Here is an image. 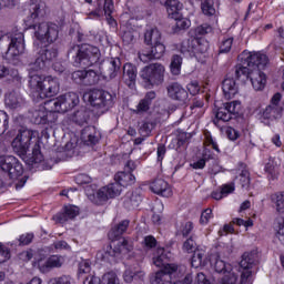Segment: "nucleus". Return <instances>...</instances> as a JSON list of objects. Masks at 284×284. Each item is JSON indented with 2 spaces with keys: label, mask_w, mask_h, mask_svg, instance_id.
<instances>
[{
  "label": "nucleus",
  "mask_w": 284,
  "mask_h": 284,
  "mask_svg": "<svg viewBox=\"0 0 284 284\" xmlns=\"http://www.w3.org/2000/svg\"><path fill=\"white\" fill-rule=\"evenodd\" d=\"M101 139V133L95 126L89 125L81 131V141L84 145H97Z\"/></svg>",
  "instance_id": "20"
},
{
  "label": "nucleus",
  "mask_w": 284,
  "mask_h": 284,
  "mask_svg": "<svg viewBox=\"0 0 284 284\" xmlns=\"http://www.w3.org/2000/svg\"><path fill=\"white\" fill-rule=\"evenodd\" d=\"M119 72H121V59L119 58H110L100 63V74L106 79H115Z\"/></svg>",
  "instance_id": "17"
},
{
  "label": "nucleus",
  "mask_w": 284,
  "mask_h": 284,
  "mask_svg": "<svg viewBox=\"0 0 284 284\" xmlns=\"http://www.w3.org/2000/svg\"><path fill=\"white\" fill-rule=\"evenodd\" d=\"M240 183L243 190H250V171L245 169V164L240 163Z\"/></svg>",
  "instance_id": "39"
},
{
  "label": "nucleus",
  "mask_w": 284,
  "mask_h": 284,
  "mask_svg": "<svg viewBox=\"0 0 284 284\" xmlns=\"http://www.w3.org/2000/svg\"><path fill=\"white\" fill-rule=\"evenodd\" d=\"M68 59L75 68H92L101 61V50L92 44H72L68 52Z\"/></svg>",
  "instance_id": "3"
},
{
  "label": "nucleus",
  "mask_w": 284,
  "mask_h": 284,
  "mask_svg": "<svg viewBox=\"0 0 284 284\" xmlns=\"http://www.w3.org/2000/svg\"><path fill=\"white\" fill-rule=\"evenodd\" d=\"M8 128H10V115L4 111H0V136L8 132Z\"/></svg>",
  "instance_id": "46"
},
{
  "label": "nucleus",
  "mask_w": 284,
  "mask_h": 284,
  "mask_svg": "<svg viewBox=\"0 0 284 284\" xmlns=\"http://www.w3.org/2000/svg\"><path fill=\"white\" fill-rule=\"evenodd\" d=\"M276 239L284 243V220H282V222L278 223Z\"/></svg>",
  "instance_id": "64"
},
{
  "label": "nucleus",
  "mask_w": 284,
  "mask_h": 284,
  "mask_svg": "<svg viewBox=\"0 0 284 284\" xmlns=\"http://www.w3.org/2000/svg\"><path fill=\"white\" fill-rule=\"evenodd\" d=\"M141 201H143L141 190H135L125 194L123 205L126 210H136L141 205Z\"/></svg>",
  "instance_id": "25"
},
{
  "label": "nucleus",
  "mask_w": 284,
  "mask_h": 284,
  "mask_svg": "<svg viewBox=\"0 0 284 284\" xmlns=\"http://www.w3.org/2000/svg\"><path fill=\"white\" fill-rule=\"evenodd\" d=\"M48 258H49V264L51 266V270H54L57 267H62L63 257H61L60 255H51Z\"/></svg>",
  "instance_id": "57"
},
{
  "label": "nucleus",
  "mask_w": 284,
  "mask_h": 284,
  "mask_svg": "<svg viewBox=\"0 0 284 284\" xmlns=\"http://www.w3.org/2000/svg\"><path fill=\"white\" fill-rule=\"evenodd\" d=\"M21 175H12L10 173H3L0 175V187H10L12 186V183H14V180L19 179Z\"/></svg>",
  "instance_id": "44"
},
{
  "label": "nucleus",
  "mask_w": 284,
  "mask_h": 284,
  "mask_svg": "<svg viewBox=\"0 0 284 284\" xmlns=\"http://www.w3.org/2000/svg\"><path fill=\"white\" fill-rule=\"evenodd\" d=\"M283 116V108H276L267 105L262 113L261 121L264 125H270V121H276L282 119Z\"/></svg>",
  "instance_id": "23"
},
{
  "label": "nucleus",
  "mask_w": 284,
  "mask_h": 284,
  "mask_svg": "<svg viewBox=\"0 0 284 284\" xmlns=\"http://www.w3.org/2000/svg\"><path fill=\"white\" fill-rule=\"evenodd\" d=\"M258 261V254L255 251L246 252L242 255L240 267L242 268L240 284H252V268Z\"/></svg>",
  "instance_id": "12"
},
{
  "label": "nucleus",
  "mask_w": 284,
  "mask_h": 284,
  "mask_svg": "<svg viewBox=\"0 0 284 284\" xmlns=\"http://www.w3.org/2000/svg\"><path fill=\"white\" fill-rule=\"evenodd\" d=\"M176 30H187L190 28V20L182 18L181 13L178 19H174Z\"/></svg>",
  "instance_id": "59"
},
{
  "label": "nucleus",
  "mask_w": 284,
  "mask_h": 284,
  "mask_svg": "<svg viewBox=\"0 0 284 284\" xmlns=\"http://www.w3.org/2000/svg\"><path fill=\"white\" fill-rule=\"evenodd\" d=\"M161 41H163V36L159 29L153 28L145 31L144 43H146V45H154L156 43H161Z\"/></svg>",
  "instance_id": "33"
},
{
  "label": "nucleus",
  "mask_w": 284,
  "mask_h": 284,
  "mask_svg": "<svg viewBox=\"0 0 284 284\" xmlns=\"http://www.w3.org/2000/svg\"><path fill=\"white\" fill-rule=\"evenodd\" d=\"M139 59L142 63H150V61L159 60L165 54V44L163 40L155 44H151V50L142 49L139 51Z\"/></svg>",
  "instance_id": "15"
},
{
  "label": "nucleus",
  "mask_w": 284,
  "mask_h": 284,
  "mask_svg": "<svg viewBox=\"0 0 284 284\" xmlns=\"http://www.w3.org/2000/svg\"><path fill=\"white\" fill-rule=\"evenodd\" d=\"M4 103L7 108H10V110H19L21 105H23V98H21V94L18 92H9L6 95Z\"/></svg>",
  "instance_id": "31"
},
{
  "label": "nucleus",
  "mask_w": 284,
  "mask_h": 284,
  "mask_svg": "<svg viewBox=\"0 0 284 284\" xmlns=\"http://www.w3.org/2000/svg\"><path fill=\"white\" fill-rule=\"evenodd\" d=\"M77 216H79V209L74 205H69L64 207L63 213H58L53 219L57 223H67V221H72Z\"/></svg>",
  "instance_id": "28"
},
{
  "label": "nucleus",
  "mask_w": 284,
  "mask_h": 284,
  "mask_svg": "<svg viewBox=\"0 0 284 284\" xmlns=\"http://www.w3.org/2000/svg\"><path fill=\"white\" fill-rule=\"evenodd\" d=\"M52 112L48 109V106H39L38 109L31 110L29 112V119L31 123H34L36 125H45L48 123H52Z\"/></svg>",
  "instance_id": "18"
},
{
  "label": "nucleus",
  "mask_w": 284,
  "mask_h": 284,
  "mask_svg": "<svg viewBox=\"0 0 284 284\" xmlns=\"http://www.w3.org/2000/svg\"><path fill=\"white\" fill-rule=\"evenodd\" d=\"M180 51L184 57H196V38L183 40Z\"/></svg>",
  "instance_id": "32"
},
{
  "label": "nucleus",
  "mask_w": 284,
  "mask_h": 284,
  "mask_svg": "<svg viewBox=\"0 0 284 284\" xmlns=\"http://www.w3.org/2000/svg\"><path fill=\"white\" fill-rule=\"evenodd\" d=\"M232 43H234L233 38L224 39L220 45V54H227L232 50Z\"/></svg>",
  "instance_id": "54"
},
{
  "label": "nucleus",
  "mask_w": 284,
  "mask_h": 284,
  "mask_svg": "<svg viewBox=\"0 0 284 284\" xmlns=\"http://www.w3.org/2000/svg\"><path fill=\"white\" fill-rule=\"evenodd\" d=\"M71 79H72V81H74V83H78L79 85H84V83H85V70L74 71L71 74Z\"/></svg>",
  "instance_id": "51"
},
{
  "label": "nucleus",
  "mask_w": 284,
  "mask_h": 284,
  "mask_svg": "<svg viewBox=\"0 0 284 284\" xmlns=\"http://www.w3.org/2000/svg\"><path fill=\"white\" fill-rule=\"evenodd\" d=\"M210 50V42L203 38H196L195 54H205Z\"/></svg>",
  "instance_id": "45"
},
{
  "label": "nucleus",
  "mask_w": 284,
  "mask_h": 284,
  "mask_svg": "<svg viewBox=\"0 0 284 284\" xmlns=\"http://www.w3.org/2000/svg\"><path fill=\"white\" fill-rule=\"evenodd\" d=\"M34 30V37L38 41H43L47 43H54L59 39V26L52 22H42L32 26Z\"/></svg>",
  "instance_id": "11"
},
{
  "label": "nucleus",
  "mask_w": 284,
  "mask_h": 284,
  "mask_svg": "<svg viewBox=\"0 0 284 284\" xmlns=\"http://www.w3.org/2000/svg\"><path fill=\"white\" fill-rule=\"evenodd\" d=\"M271 202L273 203L277 214H284V192H276L272 194Z\"/></svg>",
  "instance_id": "36"
},
{
  "label": "nucleus",
  "mask_w": 284,
  "mask_h": 284,
  "mask_svg": "<svg viewBox=\"0 0 284 284\" xmlns=\"http://www.w3.org/2000/svg\"><path fill=\"white\" fill-rule=\"evenodd\" d=\"M234 192V183L231 184H224L221 187V191H215L212 193V199H215V201H221L223 196H227V194H232Z\"/></svg>",
  "instance_id": "38"
},
{
  "label": "nucleus",
  "mask_w": 284,
  "mask_h": 284,
  "mask_svg": "<svg viewBox=\"0 0 284 284\" xmlns=\"http://www.w3.org/2000/svg\"><path fill=\"white\" fill-rule=\"evenodd\" d=\"M183 252H187V254H192V252H196V241H194V237H189L184 243L182 247Z\"/></svg>",
  "instance_id": "52"
},
{
  "label": "nucleus",
  "mask_w": 284,
  "mask_h": 284,
  "mask_svg": "<svg viewBox=\"0 0 284 284\" xmlns=\"http://www.w3.org/2000/svg\"><path fill=\"white\" fill-rule=\"evenodd\" d=\"M150 110V104L145 100H140V102L136 105V109L133 110L135 114H143Z\"/></svg>",
  "instance_id": "61"
},
{
  "label": "nucleus",
  "mask_w": 284,
  "mask_h": 284,
  "mask_svg": "<svg viewBox=\"0 0 284 284\" xmlns=\"http://www.w3.org/2000/svg\"><path fill=\"white\" fill-rule=\"evenodd\" d=\"M38 268L42 274H48V272H52V266H50V260L47 258H40L38 261Z\"/></svg>",
  "instance_id": "53"
},
{
  "label": "nucleus",
  "mask_w": 284,
  "mask_h": 284,
  "mask_svg": "<svg viewBox=\"0 0 284 284\" xmlns=\"http://www.w3.org/2000/svg\"><path fill=\"white\" fill-rule=\"evenodd\" d=\"M139 74V71L136 70V65L132 63H125L123 65V74H122V81L130 88V90H134L136 87V75Z\"/></svg>",
  "instance_id": "19"
},
{
  "label": "nucleus",
  "mask_w": 284,
  "mask_h": 284,
  "mask_svg": "<svg viewBox=\"0 0 284 284\" xmlns=\"http://www.w3.org/2000/svg\"><path fill=\"white\" fill-rule=\"evenodd\" d=\"M237 281H239V276H236V274H234V273H229V274L224 275V276L217 282V284H236Z\"/></svg>",
  "instance_id": "58"
},
{
  "label": "nucleus",
  "mask_w": 284,
  "mask_h": 284,
  "mask_svg": "<svg viewBox=\"0 0 284 284\" xmlns=\"http://www.w3.org/2000/svg\"><path fill=\"white\" fill-rule=\"evenodd\" d=\"M92 116V111L85 106L80 108L72 115V121L77 125H88Z\"/></svg>",
  "instance_id": "29"
},
{
  "label": "nucleus",
  "mask_w": 284,
  "mask_h": 284,
  "mask_svg": "<svg viewBox=\"0 0 284 284\" xmlns=\"http://www.w3.org/2000/svg\"><path fill=\"white\" fill-rule=\"evenodd\" d=\"M222 90L225 99H234V97L239 94V85L236 84V80H234V77L231 73H229L223 80Z\"/></svg>",
  "instance_id": "21"
},
{
  "label": "nucleus",
  "mask_w": 284,
  "mask_h": 284,
  "mask_svg": "<svg viewBox=\"0 0 284 284\" xmlns=\"http://www.w3.org/2000/svg\"><path fill=\"white\" fill-rule=\"evenodd\" d=\"M240 59L246 63L247 68H252L248 79L254 90H256V92L264 90L265 83H267V79L265 78V73H263L262 70L267 68L270 58H267L265 53L243 51L240 55Z\"/></svg>",
  "instance_id": "1"
},
{
  "label": "nucleus",
  "mask_w": 284,
  "mask_h": 284,
  "mask_svg": "<svg viewBox=\"0 0 284 284\" xmlns=\"http://www.w3.org/2000/svg\"><path fill=\"white\" fill-rule=\"evenodd\" d=\"M211 267H213L217 274H222V272H230V270H232V266L225 263V261L221 260L219 255H212Z\"/></svg>",
  "instance_id": "34"
},
{
  "label": "nucleus",
  "mask_w": 284,
  "mask_h": 284,
  "mask_svg": "<svg viewBox=\"0 0 284 284\" xmlns=\"http://www.w3.org/2000/svg\"><path fill=\"white\" fill-rule=\"evenodd\" d=\"M32 139H37V132L30 129H20L17 136L13 139L11 146L13 148V152H16L20 159H28Z\"/></svg>",
  "instance_id": "8"
},
{
  "label": "nucleus",
  "mask_w": 284,
  "mask_h": 284,
  "mask_svg": "<svg viewBox=\"0 0 284 284\" xmlns=\"http://www.w3.org/2000/svg\"><path fill=\"white\" fill-rule=\"evenodd\" d=\"M144 277H145V273L143 271H138L134 273L128 270L123 274V278L125 283H132V281H143Z\"/></svg>",
  "instance_id": "40"
},
{
  "label": "nucleus",
  "mask_w": 284,
  "mask_h": 284,
  "mask_svg": "<svg viewBox=\"0 0 284 284\" xmlns=\"http://www.w3.org/2000/svg\"><path fill=\"white\" fill-rule=\"evenodd\" d=\"M231 77H235V79L245 81V79H250V74H252V68L251 67H243V65H236L233 69V72L230 73Z\"/></svg>",
  "instance_id": "35"
},
{
  "label": "nucleus",
  "mask_w": 284,
  "mask_h": 284,
  "mask_svg": "<svg viewBox=\"0 0 284 284\" xmlns=\"http://www.w3.org/2000/svg\"><path fill=\"white\" fill-rule=\"evenodd\" d=\"M153 265L155 267H161L163 270L165 265H171L170 263L165 262V254H160L156 257H153Z\"/></svg>",
  "instance_id": "63"
},
{
  "label": "nucleus",
  "mask_w": 284,
  "mask_h": 284,
  "mask_svg": "<svg viewBox=\"0 0 284 284\" xmlns=\"http://www.w3.org/2000/svg\"><path fill=\"white\" fill-rule=\"evenodd\" d=\"M29 85L39 92L40 99L57 97L60 90L59 79L52 78V75L41 77L39 74H33L30 77Z\"/></svg>",
  "instance_id": "4"
},
{
  "label": "nucleus",
  "mask_w": 284,
  "mask_h": 284,
  "mask_svg": "<svg viewBox=\"0 0 284 284\" xmlns=\"http://www.w3.org/2000/svg\"><path fill=\"white\" fill-rule=\"evenodd\" d=\"M44 105L50 112L65 113L79 105V95L75 92L64 93L55 99L49 100Z\"/></svg>",
  "instance_id": "7"
},
{
  "label": "nucleus",
  "mask_w": 284,
  "mask_h": 284,
  "mask_svg": "<svg viewBox=\"0 0 284 284\" xmlns=\"http://www.w3.org/2000/svg\"><path fill=\"white\" fill-rule=\"evenodd\" d=\"M50 283L51 284H77L74 278H72V276H70V275H62L60 277H55V278L51 280Z\"/></svg>",
  "instance_id": "55"
},
{
  "label": "nucleus",
  "mask_w": 284,
  "mask_h": 284,
  "mask_svg": "<svg viewBox=\"0 0 284 284\" xmlns=\"http://www.w3.org/2000/svg\"><path fill=\"white\" fill-rule=\"evenodd\" d=\"M128 227H130L129 220H122L120 223L115 224L111 231L109 232V239L111 241H116L119 236H123L128 232Z\"/></svg>",
  "instance_id": "30"
},
{
  "label": "nucleus",
  "mask_w": 284,
  "mask_h": 284,
  "mask_svg": "<svg viewBox=\"0 0 284 284\" xmlns=\"http://www.w3.org/2000/svg\"><path fill=\"white\" fill-rule=\"evenodd\" d=\"M59 54V51H57V48L54 47H43L39 53L34 62H31L29 65L31 70H36V72H39V70H45L48 64L51 63V61H54Z\"/></svg>",
  "instance_id": "13"
},
{
  "label": "nucleus",
  "mask_w": 284,
  "mask_h": 284,
  "mask_svg": "<svg viewBox=\"0 0 284 284\" xmlns=\"http://www.w3.org/2000/svg\"><path fill=\"white\" fill-rule=\"evenodd\" d=\"M6 261H10V248L0 243V263H6Z\"/></svg>",
  "instance_id": "62"
},
{
  "label": "nucleus",
  "mask_w": 284,
  "mask_h": 284,
  "mask_svg": "<svg viewBox=\"0 0 284 284\" xmlns=\"http://www.w3.org/2000/svg\"><path fill=\"white\" fill-rule=\"evenodd\" d=\"M201 9L203 14L206 17H214L216 14V9L214 8V0H203L201 2Z\"/></svg>",
  "instance_id": "42"
},
{
  "label": "nucleus",
  "mask_w": 284,
  "mask_h": 284,
  "mask_svg": "<svg viewBox=\"0 0 284 284\" xmlns=\"http://www.w3.org/2000/svg\"><path fill=\"white\" fill-rule=\"evenodd\" d=\"M118 250H120V254H128L134 250V242L132 240L122 239V241L116 244Z\"/></svg>",
  "instance_id": "41"
},
{
  "label": "nucleus",
  "mask_w": 284,
  "mask_h": 284,
  "mask_svg": "<svg viewBox=\"0 0 284 284\" xmlns=\"http://www.w3.org/2000/svg\"><path fill=\"white\" fill-rule=\"evenodd\" d=\"M176 270H179V266H176V264H168L165 265L163 268H161L160 271H158L152 280V283H163V281H168V278H170V274H174V272H176Z\"/></svg>",
  "instance_id": "27"
},
{
  "label": "nucleus",
  "mask_w": 284,
  "mask_h": 284,
  "mask_svg": "<svg viewBox=\"0 0 284 284\" xmlns=\"http://www.w3.org/2000/svg\"><path fill=\"white\" fill-rule=\"evenodd\" d=\"M140 79L148 90L159 88L165 81V67L159 62L151 63L140 71Z\"/></svg>",
  "instance_id": "5"
},
{
  "label": "nucleus",
  "mask_w": 284,
  "mask_h": 284,
  "mask_svg": "<svg viewBox=\"0 0 284 284\" xmlns=\"http://www.w3.org/2000/svg\"><path fill=\"white\" fill-rule=\"evenodd\" d=\"M239 105H241L239 102H226L223 103L220 108L213 109V114L215 118L213 119L214 125L217 128L221 125V123H227V121H232V119H236L239 115Z\"/></svg>",
  "instance_id": "10"
},
{
  "label": "nucleus",
  "mask_w": 284,
  "mask_h": 284,
  "mask_svg": "<svg viewBox=\"0 0 284 284\" xmlns=\"http://www.w3.org/2000/svg\"><path fill=\"white\" fill-rule=\"evenodd\" d=\"M26 52V40L23 33H17L11 38L7 52L3 54L4 61L11 65L21 63V54Z\"/></svg>",
  "instance_id": "9"
},
{
  "label": "nucleus",
  "mask_w": 284,
  "mask_h": 284,
  "mask_svg": "<svg viewBox=\"0 0 284 284\" xmlns=\"http://www.w3.org/2000/svg\"><path fill=\"white\" fill-rule=\"evenodd\" d=\"M42 161H43V154L41 153V145H39V143H36L32 148L30 162L31 163H42Z\"/></svg>",
  "instance_id": "49"
},
{
  "label": "nucleus",
  "mask_w": 284,
  "mask_h": 284,
  "mask_svg": "<svg viewBox=\"0 0 284 284\" xmlns=\"http://www.w3.org/2000/svg\"><path fill=\"white\" fill-rule=\"evenodd\" d=\"M83 97L88 99L92 108H97L100 111V114H105L111 108H114V100L116 99L112 93L99 89L91 90Z\"/></svg>",
  "instance_id": "6"
},
{
  "label": "nucleus",
  "mask_w": 284,
  "mask_h": 284,
  "mask_svg": "<svg viewBox=\"0 0 284 284\" xmlns=\"http://www.w3.org/2000/svg\"><path fill=\"white\" fill-rule=\"evenodd\" d=\"M0 170L11 176H21L23 174V164L13 155H0Z\"/></svg>",
  "instance_id": "14"
},
{
  "label": "nucleus",
  "mask_w": 284,
  "mask_h": 284,
  "mask_svg": "<svg viewBox=\"0 0 284 284\" xmlns=\"http://www.w3.org/2000/svg\"><path fill=\"white\" fill-rule=\"evenodd\" d=\"M99 83V74L94 70H85L84 85H97Z\"/></svg>",
  "instance_id": "47"
},
{
  "label": "nucleus",
  "mask_w": 284,
  "mask_h": 284,
  "mask_svg": "<svg viewBox=\"0 0 284 284\" xmlns=\"http://www.w3.org/2000/svg\"><path fill=\"white\" fill-rule=\"evenodd\" d=\"M102 261H106L108 263H114V258L121 256V248L116 246L114 240L112 244L106 245L103 252L98 254Z\"/></svg>",
  "instance_id": "26"
},
{
  "label": "nucleus",
  "mask_w": 284,
  "mask_h": 284,
  "mask_svg": "<svg viewBox=\"0 0 284 284\" xmlns=\"http://www.w3.org/2000/svg\"><path fill=\"white\" fill-rule=\"evenodd\" d=\"M191 265L192 267H201V265H205V253H203V251H193Z\"/></svg>",
  "instance_id": "43"
},
{
  "label": "nucleus",
  "mask_w": 284,
  "mask_h": 284,
  "mask_svg": "<svg viewBox=\"0 0 284 284\" xmlns=\"http://www.w3.org/2000/svg\"><path fill=\"white\" fill-rule=\"evenodd\" d=\"M156 243L155 236L146 235L143 237L141 245L145 252H150V250H154V247H156Z\"/></svg>",
  "instance_id": "48"
},
{
  "label": "nucleus",
  "mask_w": 284,
  "mask_h": 284,
  "mask_svg": "<svg viewBox=\"0 0 284 284\" xmlns=\"http://www.w3.org/2000/svg\"><path fill=\"white\" fill-rule=\"evenodd\" d=\"M115 183H111L104 187H101L97 194L87 193V196L95 203V205H103L109 199H114L121 194V187H129V185H134L136 183V178L134 174L121 171L114 175Z\"/></svg>",
  "instance_id": "2"
},
{
  "label": "nucleus",
  "mask_w": 284,
  "mask_h": 284,
  "mask_svg": "<svg viewBox=\"0 0 284 284\" xmlns=\"http://www.w3.org/2000/svg\"><path fill=\"white\" fill-rule=\"evenodd\" d=\"M169 99L176 101L180 105H185L189 101V93L179 82H171L166 85Z\"/></svg>",
  "instance_id": "16"
},
{
  "label": "nucleus",
  "mask_w": 284,
  "mask_h": 284,
  "mask_svg": "<svg viewBox=\"0 0 284 284\" xmlns=\"http://www.w3.org/2000/svg\"><path fill=\"white\" fill-rule=\"evenodd\" d=\"M190 139V134L189 133H180L176 138V150H181V148H185V144L187 143Z\"/></svg>",
  "instance_id": "60"
},
{
  "label": "nucleus",
  "mask_w": 284,
  "mask_h": 284,
  "mask_svg": "<svg viewBox=\"0 0 284 284\" xmlns=\"http://www.w3.org/2000/svg\"><path fill=\"white\" fill-rule=\"evenodd\" d=\"M150 190L154 194H159L160 196H165L166 199H170L172 196V189L170 187V184L163 179H156L150 184Z\"/></svg>",
  "instance_id": "22"
},
{
  "label": "nucleus",
  "mask_w": 284,
  "mask_h": 284,
  "mask_svg": "<svg viewBox=\"0 0 284 284\" xmlns=\"http://www.w3.org/2000/svg\"><path fill=\"white\" fill-rule=\"evenodd\" d=\"M102 281L104 284H121L119 282V277L116 276V273L109 272L103 275Z\"/></svg>",
  "instance_id": "56"
},
{
  "label": "nucleus",
  "mask_w": 284,
  "mask_h": 284,
  "mask_svg": "<svg viewBox=\"0 0 284 284\" xmlns=\"http://www.w3.org/2000/svg\"><path fill=\"white\" fill-rule=\"evenodd\" d=\"M45 4L43 2H36L30 4L31 19H37L43 14V8Z\"/></svg>",
  "instance_id": "50"
},
{
  "label": "nucleus",
  "mask_w": 284,
  "mask_h": 284,
  "mask_svg": "<svg viewBox=\"0 0 284 284\" xmlns=\"http://www.w3.org/2000/svg\"><path fill=\"white\" fill-rule=\"evenodd\" d=\"M156 1V0H151ZM160 3L165 7L171 19H179L183 4L179 0H160Z\"/></svg>",
  "instance_id": "24"
},
{
  "label": "nucleus",
  "mask_w": 284,
  "mask_h": 284,
  "mask_svg": "<svg viewBox=\"0 0 284 284\" xmlns=\"http://www.w3.org/2000/svg\"><path fill=\"white\" fill-rule=\"evenodd\" d=\"M181 65H183V58L179 54H174L171 58L170 72L173 77L181 74Z\"/></svg>",
  "instance_id": "37"
}]
</instances>
